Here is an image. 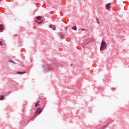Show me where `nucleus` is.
<instances>
[{
    "mask_svg": "<svg viewBox=\"0 0 129 129\" xmlns=\"http://www.w3.org/2000/svg\"><path fill=\"white\" fill-rule=\"evenodd\" d=\"M107 46V44H106V42L102 40L101 43V46L100 48V51H103L105 50V48Z\"/></svg>",
    "mask_w": 129,
    "mask_h": 129,
    "instance_id": "nucleus-2",
    "label": "nucleus"
},
{
    "mask_svg": "<svg viewBox=\"0 0 129 129\" xmlns=\"http://www.w3.org/2000/svg\"><path fill=\"white\" fill-rule=\"evenodd\" d=\"M36 22L38 23V21H36Z\"/></svg>",
    "mask_w": 129,
    "mask_h": 129,
    "instance_id": "nucleus-21",
    "label": "nucleus"
},
{
    "mask_svg": "<svg viewBox=\"0 0 129 129\" xmlns=\"http://www.w3.org/2000/svg\"><path fill=\"white\" fill-rule=\"evenodd\" d=\"M10 63H13V64H16V62L13 60H9Z\"/></svg>",
    "mask_w": 129,
    "mask_h": 129,
    "instance_id": "nucleus-14",
    "label": "nucleus"
},
{
    "mask_svg": "<svg viewBox=\"0 0 129 129\" xmlns=\"http://www.w3.org/2000/svg\"><path fill=\"white\" fill-rule=\"evenodd\" d=\"M41 111H42V110L41 109V108H38L36 111V112H35L36 114H38V113H39L40 114V113H41Z\"/></svg>",
    "mask_w": 129,
    "mask_h": 129,
    "instance_id": "nucleus-4",
    "label": "nucleus"
},
{
    "mask_svg": "<svg viewBox=\"0 0 129 129\" xmlns=\"http://www.w3.org/2000/svg\"><path fill=\"white\" fill-rule=\"evenodd\" d=\"M42 23H43V21L41 20V21L38 22V24H39V25H40V24H42Z\"/></svg>",
    "mask_w": 129,
    "mask_h": 129,
    "instance_id": "nucleus-17",
    "label": "nucleus"
},
{
    "mask_svg": "<svg viewBox=\"0 0 129 129\" xmlns=\"http://www.w3.org/2000/svg\"><path fill=\"white\" fill-rule=\"evenodd\" d=\"M58 34L59 35V36L61 38V39H64L65 38V37L64 36V35H63V34H62V33L59 32L58 33Z\"/></svg>",
    "mask_w": 129,
    "mask_h": 129,
    "instance_id": "nucleus-6",
    "label": "nucleus"
},
{
    "mask_svg": "<svg viewBox=\"0 0 129 129\" xmlns=\"http://www.w3.org/2000/svg\"><path fill=\"white\" fill-rule=\"evenodd\" d=\"M72 65H73V64H71V66H72Z\"/></svg>",
    "mask_w": 129,
    "mask_h": 129,
    "instance_id": "nucleus-20",
    "label": "nucleus"
},
{
    "mask_svg": "<svg viewBox=\"0 0 129 129\" xmlns=\"http://www.w3.org/2000/svg\"><path fill=\"white\" fill-rule=\"evenodd\" d=\"M97 23L98 24V25H100V22H99V20L98 19H96Z\"/></svg>",
    "mask_w": 129,
    "mask_h": 129,
    "instance_id": "nucleus-15",
    "label": "nucleus"
},
{
    "mask_svg": "<svg viewBox=\"0 0 129 129\" xmlns=\"http://www.w3.org/2000/svg\"><path fill=\"white\" fill-rule=\"evenodd\" d=\"M36 19L38 20V21H42V17L41 16H37Z\"/></svg>",
    "mask_w": 129,
    "mask_h": 129,
    "instance_id": "nucleus-8",
    "label": "nucleus"
},
{
    "mask_svg": "<svg viewBox=\"0 0 129 129\" xmlns=\"http://www.w3.org/2000/svg\"><path fill=\"white\" fill-rule=\"evenodd\" d=\"M89 43V40H87L86 41H85L83 43V46H85V47H86V46H87V44Z\"/></svg>",
    "mask_w": 129,
    "mask_h": 129,
    "instance_id": "nucleus-3",
    "label": "nucleus"
},
{
    "mask_svg": "<svg viewBox=\"0 0 129 129\" xmlns=\"http://www.w3.org/2000/svg\"><path fill=\"white\" fill-rule=\"evenodd\" d=\"M24 73H26V72H18L17 74H24Z\"/></svg>",
    "mask_w": 129,
    "mask_h": 129,
    "instance_id": "nucleus-11",
    "label": "nucleus"
},
{
    "mask_svg": "<svg viewBox=\"0 0 129 129\" xmlns=\"http://www.w3.org/2000/svg\"><path fill=\"white\" fill-rule=\"evenodd\" d=\"M81 30H82V31H86V30L85 29H82Z\"/></svg>",
    "mask_w": 129,
    "mask_h": 129,
    "instance_id": "nucleus-18",
    "label": "nucleus"
},
{
    "mask_svg": "<svg viewBox=\"0 0 129 129\" xmlns=\"http://www.w3.org/2000/svg\"><path fill=\"white\" fill-rule=\"evenodd\" d=\"M68 29V27H66V30H67Z\"/></svg>",
    "mask_w": 129,
    "mask_h": 129,
    "instance_id": "nucleus-19",
    "label": "nucleus"
},
{
    "mask_svg": "<svg viewBox=\"0 0 129 129\" xmlns=\"http://www.w3.org/2000/svg\"><path fill=\"white\" fill-rule=\"evenodd\" d=\"M39 103H40V101H38L35 105V107H38V106L39 105Z\"/></svg>",
    "mask_w": 129,
    "mask_h": 129,
    "instance_id": "nucleus-9",
    "label": "nucleus"
},
{
    "mask_svg": "<svg viewBox=\"0 0 129 129\" xmlns=\"http://www.w3.org/2000/svg\"><path fill=\"white\" fill-rule=\"evenodd\" d=\"M4 97H5V96L4 95H1L0 96V100H3Z\"/></svg>",
    "mask_w": 129,
    "mask_h": 129,
    "instance_id": "nucleus-13",
    "label": "nucleus"
},
{
    "mask_svg": "<svg viewBox=\"0 0 129 129\" xmlns=\"http://www.w3.org/2000/svg\"><path fill=\"white\" fill-rule=\"evenodd\" d=\"M110 5H111L110 3H109L106 5V10H109L110 8Z\"/></svg>",
    "mask_w": 129,
    "mask_h": 129,
    "instance_id": "nucleus-7",
    "label": "nucleus"
},
{
    "mask_svg": "<svg viewBox=\"0 0 129 129\" xmlns=\"http://www.w3.org/2000/svg\"><path fill=\"white\" fill-rule=\"evenodd\" d=\"M0 46H3V41H0Z\"/></svg>",
    "mask_w": 129,
    "mask_h": 129,
    "instance_id": "nucleus-16",
    "label": "nucleus"
},
{
    "mask_svg": "<svg viewBox=\"0 0 129 129\" xmlns=\"http://www.w3.org/2000/svg\"><path fill=\"white\" fill-rule=\"evenodd\" d=\"M72 30H74L75 31H77V27L74 26L72 27Z\"/></svg>",
    "mask_w": 129,
    "mask_h": 129,
    "instance_id": "nucleus-10",
    "label": "nucleus"
},
{
    "mask_svg": "<svg viewBox=\"0 0 129 129\" xmlns=\"http://www.w3.org/2000/svg\"><path fill=\"white\" fill-rule=\"evenodd\" d=\"M49 28H50V29H52L54 31H55V30H56V26H55L53 25H49Z\"/></svg>",
    "mask_w": 129,
    "mask_h": 129,
    "instance_id": "nucleus-5",
    "label": "nucleus"
},
{
    "mask_svg": "<svg viewBox=\"0 0 129 129\" xmlns=\"http://www.w3.org/2000/svg\"><path fill=\"white\" fill-rule=\"evenodd\" d=\"M44 71L45 73L49 72L50 70H54V68L50 64L44 65L43 66Z\"/></svg>",
    "mask_w": 129,
    "mask_h": 129,
    "instance_id": "nucleus-1",
    "label": "nucleus"
},
{
    "mask_svg": "<svg viewBox=\"0 0 129 129\" xmlns=\"http://www.w3.org/2000/svg\"><path fill=\"white\" fill-rule=\"evenodd\" d=\"M4 25L3 24L0 25V29L1 30H4Z\"/></svg>",
    "mask_w": 129,
    "mask_h": 129,
    "instance_id": "nucleus-12",
    "label": "nucleus"
}]
</instances>
